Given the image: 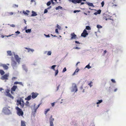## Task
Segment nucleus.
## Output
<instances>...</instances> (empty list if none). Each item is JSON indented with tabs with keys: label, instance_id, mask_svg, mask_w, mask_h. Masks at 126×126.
<instances>
[{
	"label": "nucleus",
	"instance_id": "f257e3e1",
	"mask_svg": "<svg viewBox=\"0 0 126 126\" xmlns=\"http://www.w3.org/2000/svg\"><path fill=\"white\" fill-rule=\"evenodd\" d=\"M16 104L17 105H20V108H23L24 105V103L23 100L21 98L17 100Z\"/></svg>",
	"mask_w": 126,
	"mask_h": 126
},
{
	"label": "nucleus",
	"instance_id": "f03ea898",
	"mask_svg": "<svg viewBox=\"0 0 126 126\" xmlns=\"http://www.w3.org/2000/svg\"><path fill=\"white\" fill-rule=\"evenodd\" d=\"M16 109L17 110V114L19 116H22L23 115V112L21 109L17 107H16Z\"/></svg>",
	"mask_w": 126,
	"mask_h": 126
},
{
	"label": "nucleus",
	"instance_id": "7ed1b4c3",
	"mask_svg": "<svg viewBox=\"0 0 126 126\" xmlns=\"http://www.w3.org/2000/svg\"><path fill=\"white\" fill-rule=\"evenodd\" d=\"M9 76V74L8 73L6 74L1 76L0 78V79L3 80H5V81L6 82V80L8 79Z\"/></svg>",
	"mask_w": 126,
	"mask_h": 126
},
{
	"label": "nucleus",
	"instance_id": "20e7f679",
	"mask_svg": "<svg viewBox=\"0 0 126 126\" xmlns=\"http://www.w3.org/2000/svg\"><path fill=\"white\" fill-rule=\"evenodd\" d=\"M77 91L78 89L76 84L75 83H73L72 87V92H76Z\"/></svg>",
	"mask_w": 126,
	"mask_h": 126
},
{
	"label": "nucleus",
	"instance_id": "39448f33",
	"mask_svg": "<svg viewBox=\"0 0 126 126\" xmlns=\"http://www.w3.org/2000/svg\"><path fill=\"white\" fill-rule=\"evenodd\" d=\"M3 111L6 114H9L10 113V110L7 108H4L3 109Z\"/></svg>",
	"mask_w": 126,
	"mask_h": 126
},
{
	"label": "nucleus",
	"instance_id": "423d86ee",
	"mask_svg": "<svg viewBox=\"0 0 126 126\" xmlns=\"http://www.w3.org/2000/svg\"><path fill=\"white\" fill-rule=\"evenodd\" d=\"M10 91V90L8 89H7L6 90V92L7 94H6V95L7 96H8L10 98H11L12 99H13L14 97L9 93Z\"/></svg>",
	"mask_w": 126,
	"mask_h": 126
},
{
	"label": "nucleus",
	"instance_id": "0eeeda50",
	"mask_svg": "<svg viewBox=\"0 0 126 126\" xmlns=\"http://www.w3.org/2000/svg\"><path fill=\"white\" fill-rule=\"evenodd\" d=\"M88 34V33L87 32L86 30L85 29L83 31V32L81 34V36L82 37H85Z\"/></svg>",
	"mask_w": 126,
	"mask_h": 126
},
{
	"label": "nucleus",
	"instance_id": "6e6552de",
	"mask_svg": "<svg viewBox=\"0 0 126 126\" xmlns=\"http://www.w3.org/2000/svg\"><path fill=\"white\" fill-rule=\"evenodd\" d=\"M54 120V118H52V115H51L50 118V125L49 126H54L53 121Z\"/></svg>",
	"mask_w": 126,
	"mask_h": 126
},
{
	"label": "nucleus",
	"instance_id": "1a4fd4ad",
	"mask_svg": "<svg viewBox=\"0 0 126 126\" xmlns=\"http://www.w3.org/2000/svg\"><path fill=\"white\" fill-rule=\"evenodd\" d=\"M14 57L15 59L17 62L19 63L21 58L19 57L17 55H15L14 54Z\"/></svg>",
	"mask_w": 126,
	"mask_h": 126
},
{
	"label": "nucleus",
	"instance_id": "9d476101",
	"mask_svg": "<svg viewBox=\"0 0 126 126\" xmlns=\"http://www.w3.org/2000/svg\"><path fill=\"white\" fill-rule=\"evenodd\" d=\"M31 94L32 95V98L33 99H34L37 97L38 94L36 93L33 92Z\"/></svg>",
	"mask_w": 126,
	"mask_h": 126
},
{
	"label": "nucleus",
	"instance_id": "9b49d317",
	"mask_svg": "<svg viewBox=\"0 0 126 126\" xmlns=\"http://www.w3.org/2000/svg\"><path fill=\"white\" fill-rule=\"evenodd\" d=\"M40 104L38 105L37 106H36V104H34V105L33 106V111L34 113L36 112L37 109H38V107H39L40 105Z\"/></svg>",
	"mask_w": 126,
	"mask_h": 126
},
{
	"label": "nucleus",
	"instance_id": "f8f14e48",
	"mask_svg": "<svg viewBox=\"0 0 126 126\" xmlns=\"http://www.w3.org/2000/svg\"><path fill=\"white\" fill-rule=\"evenodd\" d=\"M69 1L70 2H72L75 4L80 3V0H69Z\"/></svg>",
	"mask_w": 126,
	"mask_h": 126
},
{
	"label": "nucleus",
	"instance_id": "ddd939ff",
	"mask_svg": "<svg viewBox=\"0 0 126 126\" xmlns=\"http://www.w3.org/2000/svg\"><path fill=\"white\" fill-rule=\"evenodd\" d=\"M17 87V86L16 85H14L13 86L11 89V93L12 94L13 93V91H16Z\"/></svg>",
	"mask_w": 126,
	"mask_h": 126
},
{
	"label": "nucleus",
	"instance_id": "4468645a",
	"mask_svg": "<svg viewBox=\"0 0 126 126\" xmlns=\"http://www.w3.org/2000/svg\"><path fill=\"white\" fill-rule=\"evenodd\" d=\"M11 60L13 62L12 63V66L13 67V68L14 69L15 67L16 66L17 63L15 61L13 60H12V59Z\"/></svg>",
	"mask_w": 126,
	"mask_h": 126
},
{
	"label": "nucleus",
	"instance_id": "2eb2a0df",
	"mask_svg": "<svg viewBox=\"0 0 126 126\" xmlns=\"http://www.w3.org/2000/svg\"><path fill=\"white\" fill-rule=\"evenodd\" d=\"M71 40L73 39H76L77 37V35L75 34L74 33H72L71 34Z\"/></svg>",
	"mask_w": 126,
	"mask_h": 126
},
{
	"label": "nucleus",
	"instance_id": "dca6fc26",
	"mask_svg": "<svg viewBox=\"0 0 126 126\" xmlns=\"http://www.w3.org/2000/svg\"><path fill=\"white\" fill-rule=\"evenodd\" d=\"M1 66L3 67L4 69L7 70L8 68V66L5 64H2Z\"/></svg>",
	"mask_w": 126,
	"mask_h": 126
},
{
	"label": "nucleus",
	"instance_id": "f3484780",
	"mask_svg": "<svg viewBox=\"0 0 126 126\" xmlns=\"http://www.w3.org/2000/svg\"><path fill=\"white\" fill-rule=\"evenodd\" d=\"M24 48L26 49H27L28 50V52H29L30 51H31L32 52H33L34 51V50L33 49H31L29 48H28L27 47H25Z\"/></svg>",
	"mask_w": 126,
	"mask_h": 126
},
{
	"label": "nucleus",
	"instance_id": "a211bd4d",
	"mask_svg": "<svg viewBox=\"0 0 126 126\" xmlns=\"http://www.w3.org/2000/svg\"><path fill=\"white\" fill-rule=\"evenodd\" d=\"M21 126H26L25 122L24 121H21Z\"/></svg>",
	"mask_w": 126,
	"mask_h": 126
},
{
	"label": "nucleus",
	"instance_id": "6ab92c4d",
	"mask_svg": "<svg viewBox=\"0 0 126 126\" xmlns=\"http://www.w3.org/2000/svg\"><path fill=\"white\" fill-rule=\"evenodd\" d=\"M31 95L28 96L27 97L25 98V99L28 101L30 100L31 99Z\"/></svg>",
	"mask_w": 126,
	"mask_h": 126
},
{
	"label": "nucleus",
	"instance_id": "aec40b11",
	"mask_svg": "<svg viewBox=\"0 0 126 126\" xmlns=\"http://www.w3.org/2000/svg\"><path fill=\"white\" fill-rule=\"evenodd\" d=\"M32 15H31V16H36L37 15V14L34 11H32Z\"/></svg>",
	"mask_w": 126,
	"mask_h": 126
},
{
	"label": "nucleus",
	"instance_id": "412c9836",
	"mask_svg": "<svg viewBox=\"0 0 126 126\" xmlns=\"http://www.w3.org/2000/svg\"><path fill=\"white\" fill-rule=\"evenodd\" d=\"M7 52L8 55L10 56H11L12 55L11 51H8Z\"/></svg>",
	"mask_w": 126,
	"mask_h": 126
},
{
	"label": "nucleus",
	"instance_id": "4be33fe9",
	"mask_svg": "<svg viewBox=\"0 0 126 126\" xmlns=\"http://www.w3.org/2000/svg\"><path fill=\"white\" fill-rule=\"evenodd\" d=\"M86 3L89 6H91L94 7V6L93 5V4L92 3H90L89 2H86Z\"/></svg>",
	"mask_w": 126,
	"mask_h": 126
},
{
	"label": "nucleus",
	"instance_id": "5701e85b",
	"mask_svg": "<svg viewBox=\"0 0 126 126\" xmlns=\"http://www.w3.org/2000/svg\"><path fill=\"white\" fill-rule=\"evenodd\" d=\"M4 73L5 72L3 70L1 69L0 70V74L1 75H3Z\"/></svg>",
	"mask_w": 126,
	"mask_h": 126
},
{
	"label": "nucleus",
	"instance_id": "b1692460",
	"mask_svg": "<svg viewBox=\"0 0 126 126\" xmlns=\"http://www.w3.org/2000/svg\"><path fill=\"white\" fill-rule=\"evenodd\" d=\"M62 9V7L61 6H59L58 7H56L55 8V9L57 10H58L59 9Z\"/></svg>",
	"mask_w": 126,
	"mask_h": 126
},
{
	"label": "nucleus",
	"instance_id": "393cba45",
	"mask_svg": "<svg viewBox=\"0 0 126 126\" xmlns=\"http://www.w3.org/2000/svg\"><path fill=\"white\" fill-rule=\"evenodd\" d=\"M23 68L26 72L28 71L27 68L26 67L25 65H23Z\"/></svg>",
	"mask_w": 126,
	"mask_h": 126
},
{
	"label": "nucleus",
	"instance_id": "a878e982",
	"mask_svg": "<svg viewBox=\"0 0 126 126\" xmlns=\"http://www.w3.org/2000/svg\"><path fill=\"white\" fill-rule=\"evenodd\" d=\"M79 71V69H78V68H77L75 71V72L73 74V75H75L76 73L78 72Z\"/></svg>",
	"mask_w": 126,
	"mask_h": 126
},
{
	"label": "nucleus",
	"instance_id": "bb28decb",
	"mask_svg": "<svg viewBox=\"0 0 126 126\" xmlns=\"http://www.w3.org/2000/svg\"><path fill=\"white\" fill-rule=\"evenodd\" d=\"M25 32L26 33H30L31 32V29L26 30L25 31Z\"/></svg>",
	"mask_w": 126,
	"mask_h": 126
},
{
	"label": "nucleus",
	"instance_id": "cd10ccee",
	"mask_svg": "<svg viewBox=\"0 0 126 126\" xmlns=\"http://www.w3.org/2000/svg\"><path fill=\"white\" fill-rule=\"evenodd\" d=\"M50 110V109H46V110L45 111V114H46L47 113V112Z\"/></svg>",
	"mask_w": 126,
	"mask_h": 126
},
{
	"label": "nucleus",
	"instance_id": "c85d7f7f",
	"mask_svg": "<svg viewBox=\"0 0 126 126\" xmlns=\"http://www.w3.org/2000/svg\"><path fill=\"white\" fill-rule=\"evenodd\" d=\"M29 102L28 101H27L25 103V105L27 106H29Z\"/></svg>",
	"mask_w": 126,
	"mask_h": 126
},
{
	"label": "nucleus",
	"instance_id": "c756f323",
	"mask_svg": "<svg viewBox=\"0 0 126 126\" xmlns=\"http://www.w3.org/2000/svg\"><path fill=\"white\" fill-rule=\"evenodd\" d=\"M85 67L87 68L88 69H89L90 68H91V67L90 66L89 64H88V65H87Z\"/></svg>",
	"mask_w": 126,
	"mask_h": 126
},
{
	"label": "nucleus",
	"instance_id": "7c9ffc66",
	"mask_svg": "<svg viewBox=\"0 0 126 126\" xmlns=\"http://www.w3.org/2000/svg\"><path fill=\"white\" fill-rule=\"evenodd\" d=\"M56 66V65H53L51 66V68L52 69H53L54 70H55V68Z\"/></svg>",
	"mask_w": 126,
	"mask_h": 126
},
{
	"label": "nucleus",
	"instance_id": "2f4dec72",
	"mask_svg": "<svg viewBox=\"0 0 126 126\" xmlns=\"http://www.w3.org/2000/svg\"><path fill=\"white\" fill-rule=\"evenodd\" d=\"M97 27L98 28H102V27L100 25H97Z\"/></svg>",
	"mask_w": 126,
	"mask_h": 126
},
{
	"label": "nucleus",
	"instance_id": "473e14b6",
	"mask_svg": "<svg viewBox=\"0 0 126 126\" xmlns=\"http://www.w3.org/2000/svg\"><path fill=\"white\" fill-rule=\"evenodd\" d=\"M86 29L87 30H90L91 29V28L89 26H86Z\"/></svg>",
	"mask_w": 126,
	"mask_h": 126
},
{
	"label": "nucleus",
	"instance_id": "72a5a7b5",
	"mask_svg": "<svg viewBox=\"0 0 126 126\" xmlns=\"http://www.w3.org/2000/svg\"><path fill=\"white\" fill-rule=\"evenodd\" d=\"M51 4V2L50 1H48L47 3V5L48 6H49Z\"/></svg>",
	"mask_w": 126,
	"mask_h": 126
},
{
	"label": "nucleus",
	"instance_id": "f704fd0d",
	"mask_svg": "<svg viewBox=\"0 0 126 126\" xmlns=\"http://www.w3.org/2000/svg\"><path fill=\"white\" fill-rule=\"evenodd\" d=\"M102 101V100H99V101L98 102H97V103H96V104H99L100 103H101Z\"/></svg>",
	"mask_w": 126,
	"mask_h": 126
},
{
	"label": "nucleus",
	"instance_id": "c9c22d12",
	"mask_svg": "<svg viewBox=\"0 0 126 126\" xmlns=\"http://www.w3.org/2000/svg\"><path fill=\"white\" fill-rule=\"evenodd\" d=\"M58 73V69L55 70V76H56L57 75Z\"/></svg>",
	"mask_w": 126,
	"mask_h": 126
},
{
	"label": "nucleus",
	"instance_id": "e433bc0d",
	"mask_svg": "<svg viewBox=\"0 0 126 126\" xmlns=\"http://www.w3.org/2000/svg\"><path fill=\"white\" fill-rule=\"evenodd\" d=\"M51 52L50 51H48L47 54V55H51Z\"/></svg>",
	"mask_w": 126,
	"mask_h": 126
},
{
	"label": "nucleus",
	"instance_id": "4c0bfd02",
	"mask_svg": "<svg viewBox=\"0 0 126 126\" xmlns=\"http://www.w3.org/2000/svg\"><path fill=\"white\" fill-rule=\"evenodd\" d=\"M101 10L100 9L99 10L97 11V13L98 14H100L101 13Z\"/></svg>",
	"mask_w": 126,
	"mask_h": 126
},
{
	"label": "nucleus",
	"instance_id": "58836bf2",
	"mask_svg": "<svg viewBox=\"0 0 126 126\" xmlns=\"http://www.w3.org/2000/svg\"><path fill=\"white\" fill-rule=\"evenodd\" d=\"M66 68L65 67L63 69V72H64L65 71H66Z\"/></svg>",
	"mask_w": 126,
	"mask_h": 126
},
{
	"label": "nucleus",
	"instance_id": "ea45409f",
	"mask_svg": "<svg viewBox=\"0 0 126 126\" xmlns=\"http://www.w3.org/2000/svg\"><path fill=\"white\" fill-rule=\"evenodd\" d=\"M104 1H102L101 2V5H102V7H103V6L104 5Z\"/></svg>",
	"mask_w": 126,
	"mask_h": 126
},
{
	"label": "nucleus",
	"instance_id": "a19ab883",
	"mask_svg": "<svg viewBox=\"0 0 126 126\" xmlns=\"http://www.w3.org/2000/svg\"><path fill=\"white\" fill-rule=\"evenodd\" d=\"M92 83V82L91 81L90 83H89L88 84V85L90 86V87H91L92 86V85H91V84Z\"/></svg>",
	"mask_w": 126,
	"mask_h": 126
},
{
	"label": "nucleus",
	"instance_id": "79ce46f5",
	"mask_svg": "<svg viewBox=\"0 0 126 126\" xmlns=\"http://www.w3.org/2000/svg\"><path fill=\"white\" fill-rule=\"evenodd\" d=\"M111 80L112 81V82L113 83H115L116 82L115 80L113 79H111Z\"/></svg>",
	"mask_w": 126,
	"mask_h": 126
},
{
	"label": "nucleus",
	"instance_id": "37998d69",
	"mask_svg": "<svg viewBox=\"0 0 126 126\" xmlns=\"http://www.w3.org/2000/svg\"><path fill=\"white\" fill-rule=\"evenodd\" d=\"M55 32L57 33H59V32L58 31V29H56L55 30Z\"/></svg>",
	"mask_w": 126,
	"mask_h": 126
},
{
	"label": "nucleus",
	"instance_id": "c03bdc74",
	"mask_svg": "<svg viewBox=\"0 0 126 126\" xmlns=\"http://www.w3.org/2000/svg\"><path fill=\"white\" fill-rule=\"evenodd\" d=\"M20 82H15L14 83V84H19Z\"/></svg>",
	"mask_w": 126,
	"mask_h": 126
},
{
	"label": "nucleus",
	"instance_id": "a18cd8bd",
	"mask_svg": "<svg viewBox=\"0 0 126 126\" xmlns=\"http://www.w3.org/2000/svg\"><path fill=\"white\" fill-rule=\"evenodd\" d=\"M80 11L79 10H75L74 11V13H76L77 12H79Z\"/></svg>",
	"mask_w": 126,
	"mask_h": 126
},
{
	"label": "nucleus",
	"instance_id": "49530a36",
	"mask_svg": "<svg viewBox=\"0 0 126 126\" xmlns=\"http://www.w3.org/2000/svg\"><path fill=\"white\" fill-rule=\"evenodd\" d=\"M48 11L47 9H45V10L44 11V13H46Z\"/></svg>",
	"mask_w": 126,
	"mask_h": 126
},
{
	"label": "nucleus",
	"instance_id": "de8ad7c7",
	"mask_svg": "<svg viewBox=\"0 0 126 126\" xmlns=\"http://www.w3.org/2000/svg\"><path fill=\"white\" fill-rule=\"evenodd\" d=\"M57 27L59 28V29H60L61 28V27L58 24H57Z\"/></svg>",
	"mask_w": 126,
	"mask_h": 126
},
{
	"label": "nucleus",
	"instance_id": "09e8293b",
	"mask_svg": "<svg viewBox=\"0 0 126 126\" xmlns=\"http://www.w3.org/2000/svg\"><path fill=\"white\" fill-rule=\"evenodd\" d=\"M15 33H17L18 34L20 33V32L19 31H17L16 32H15Z\"/></svg>",
	"mask_w": 126,
	"mask_h": 126
},
{
	"label": "nucleus",
	"instance_id": "8fccbe9b",
	"mask_svg": "<svg viewBox=\"0 0 126 126\" xmlns=\"http://www.w3.org/2000/svg\"><path fill=\"white\" fill-rule=\"evenodd\" d=\"M23 12L24 14L25 15H28V14H27V13L26 12L24 11H23Z\"/></svg>",
	"mask_w": 126,
	"mask_h": 126
},
{
	"label": "nucleus",
	"instance_id": "3c124183",
	"mask_svg": "<svg viewBox=\"0 0 126 126\" xmlns=\"http://www.w3.org/2000/svg\"><path fill=\"white\" fill-rule=\"evenodd\" d=\"M44 35H45V36H46V37H50V36L49 34H48L47 35H46L45 34Z\"/></svg>",
	"mask_w": 126,
	"mask_h": 126
},
{
	"label": "nucleus",
	"instance_id": "603ef678",
	"mask_svg": "<svg viewBox=\"0 0 126 126\" xmlns=\"http://www.w3.org/2000/svg\"><path fill=\"white\" fill-rule=\"evenodd\" d=\"M11 26L13 27H15V25L14 24H12L11 25Z\"/></svg>",
	"mask_w": 126,
	"mask_h": 126
},
{
	"label": "nucleus",
	"instance_id": "864d4df0",
	"mask_svg": "<svg viewBox=\"0 0 126 126\" xmlns=\"http://www.w3.org/2000/svg\"><path fill=\"white\" fill-rule=\"evenodd\" d=\"M54 104H55V103L54 102V103H51V106L52 107L54 106Z\"/></svg>",
	"mask_w": 126,
	"mask_h": 126
},
{
	"label": "nucleus",
	"instance_id": "5fc2aeb1",
	"mask_svg": "<svg viewBox=\"0 0 126 126\" xmlns=\"http://www.w3.org/2000/svg\"><path fill=\"white\" fill-rule=\"evenodd\" d=\"M9 14L10 15H12L13 14V13L12 12H11L9 13Z\"/></svg>",
	"mask_w": 126,
	"mask_h": 126
},
{
	"label": "nucleus",
	"instance_id": "6e6d98bb",
	"mask_svg": "<svg viewBox=\"0 0 126 126\" xmlns=\"http://www.w3.org/2000/svg\"><path fill=\"white\" fill-rule=\"evenodd\" d=\"M51 2L52 4H54V2H53V0H51Z\"/></svg>",
	"mask_w": 126,
	"mask_h": 126
},
{
	"label": "nucleus",
	"instance_id": "4d7b16f0",
	"mask_svg": "<svg viewBox=\"0 0 126 126\" xmlns=\"http://www.w3.org/2000/svg\"><path fill=\"white\" fill-rule=\"evenodd\" d=\"M60 85H58V86H57V90H58L59 89V88Z\"/></svg>",
	"mask_w": 126,
	"mask_h": 126
},
{
	"label": "nucleus",
	"instance_id": "13d9d810",
	"mask_svg": "<svg viewBox=\"0 0 126 126\" xmlns=\"http://www.w3.org/2000/svg\"><path fill=\"white\" fill-rule=\"evenodd\" d=\"M75 42L76 43H77V44H80L79 43V41H75Z\"/></svg>",
	"mask_w": 126,
	"mask_h": 126
},
{
	"label": "nucleus",
	"instance_id": "bf43d9fd",
	"mask_svg": "<svg viewBox=\"0 0 126 126\" xmlns=\"http://www.w3.org/2000/svg\"><path fill=\"white\" fill-rule=\"evenodd\" d=\"M31 3H32L33 2H35V0H31Z\"/></svg>",
	"mask_w": 126,
	"mask_h": 126
},
{
	"label": "nucleus",
	"instance_id": "052dcab7",
	"mask_svg": "<svg viewBox=\"0 0 126 126\" xmlns=\"http://www.w3.org/2000/svg\"><path fill=\"white\" fill-rule=\"evenodd\" d=\"M106 52H107V51L106 50H105V51H104V54H105L106 53Z\"/></svg>",
	"mask_w": 126,
	"mask_h": 126
},
{
	"label": "nucleus",
	"instance_id": "680f3d73",
	"mask_svg": "<svg viewBox=\"0 0 126 126\" xmlns=\"http://www.w3.org/2000/svg\"><path fill=\"white\" fill-rule=\"evenodd\" d=\"M3 90V89H2V88L0 87V91H1L2 90Z\"/></svg>",
	"mask_w": 126,
	"mask_h": 126
},
{
	"label": "nucleus",
	"instance_id": "e2e57ef3",
	"mask_svg": "<svg viewBox=\"0 0 126 126\" xmlns=\"http://www.w3.org/2000/svg\"><path fill=\"white\" fill-rule=\"evenodd\" d=\"M74 48L76 49H79V48L78 47H76L75 48Z\"/></svg>",
	"mask_w": 126,
	"mask_h": 126
},
{
	"label": "nucleus",
	"instance_id": "0e129e2a",
	"mask_svg": "<svg viewBox=\"0 0 126 126\" xmlns=\"http://www.w3.org/2000/svg\"><path fill=\"white\" fill-rule=\"evenodd\" d=\"M97 14H98V13H97V12H96L94 13V14L95 15H97Z\"/></svg>",
	"mask_w": 126,
	"mask_h": 126
},
{
	"label": "nucleus",
	"instance_id": "69168bd1",
	"mask_svg": "<svg viewBox=\"0 0 126 126\" xmlns=\"http://www.w3.org/2000/svg\"><path fill=\"white\" fill-rule=\"evenodd\" d=\"M117 89H114V92H116L117 91Z\"/></svg>",
	"mask_w": 126,
	"mask_h": 126
},
{
	"label": "nucleus",
	"instance_id": "338daca9",
	"mask_svg": "<svg viewBox=\"0 0 126 126\" xmlns=\"http://www.w3.org/2000/svg\"><path fill=\"white\" fill-rule=\"evenodd\" d=\"M15 78H15V77H13V78H12V79L13 80V79H15Z\"/></svg>",
	"mask_w": 126,
	"mask_h": 126
},
{
	"label": "nucleus",
	"instance_id": "774afa93",
	"mask_svg": "<svg viewBox=\"0 0 126 126\" xmlns=\"http://www.w3.org/2000/svg\"><path fill=\"white\" fill-rule=\"evenodd\" d=\"M81 5H82V4H84V2H81Z\"/></svg>",
	"mask_w": 126,
	"mask_h": 126
}]
</instances>
